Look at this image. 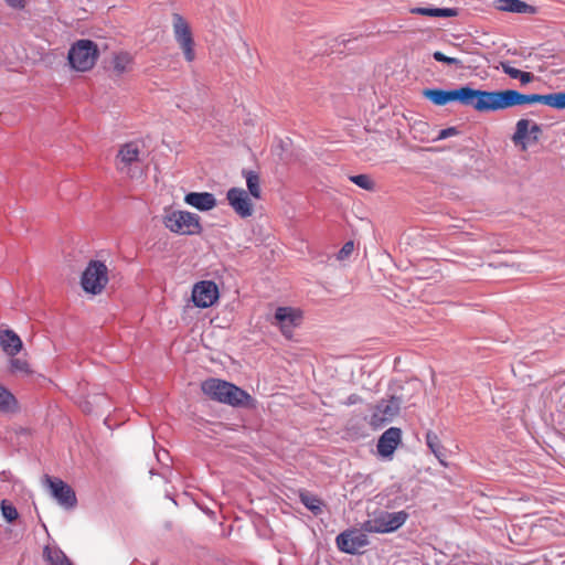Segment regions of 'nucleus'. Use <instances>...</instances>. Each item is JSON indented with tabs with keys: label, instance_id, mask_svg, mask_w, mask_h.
Masks as SVG:
<instances>
[{
	"label": "nucleus",
	"instance_id": "obj_20",
	"mask_svg": "<svg viewBox=\"0 0 565 565\" xmlns=\"http://www.w3.org/2000/svg\"><path fill=\"white\" fill-rule=\"evenodd\" d=\"M530 119H519L515 124V131L512 135V141L515 146H520L522 150H525L527 148V145L532 141L531 135H530Z\"/></svg>",
	"mask_w": 565,
	"mask_h": 565
},
{
	"label": "nucleus",
	"instance_id": "obj_19",
	"mask_svg": "<svg viewBox=\"0 0 565 565\" xmlns=\"http://www.w3.org/2000/svg\"><path fill=\"white\" fill-rule=\"evenodd\" d=\"M494 9L502 12L534 14L536 9L521 0H494Z\"/></svg>",
	"mask_w": 565,
	"mask_h": 565
},
{
	"label": "nucleus",
	"instance_id": "obj_9",
	"mask_svg": "<svg viewBox=\"0 0 565 565\" xmlns=\"http://www.w3.org/2000/svg\"><path fill=\"white\" fill-rule=\"evenodd\" d=\"M401 404L402 401L395 396L380 401L374 407L370 424L374 428H380L386 423L392 422L393 418L398 414Z\"/></svg>",
	"mask_w": 565,
	"mask_h": 565
},
{
	"label": "nucleus",
	"instance_id": "obj_15",
	"mask_svg": "<svg viewBox=\"0 0 565 565\" xmlns=\"http://www.w3.org/2000/svg\"><path fill=\"white\" fill-rule=\"evenodd\" d=\"M402 441V430L397 427H391L385 430L377 441V452L380 456L391 458Z\"/></svg>",
	"mask_w": 565,
	"mask_h": 565
},
{
	"label": "nucleus",
	"instance_id": "obj_22",
	"mask_svg": "<svg viewBox=\"0 0 565 565\" xmlns=\"http://www.w3.org/2000/svg\"><path fill=\"white\" fill-rule=\"evenodd\" d=\"M426 445L430 449V451L435 455L438 461L443 466H447L446 463V450L443 447L439 437L436 433L429 430L426 433Z\"/></svg>",
	"mask_w": 565,
	"mask_h": 565
},
{
	"label": "nucleus",
	"instance_id": "obj_32",
	"mask_svg": "<svg viewBox=\"0 0 565 565\" xmlns=\"http://www.w3.org/2000/svg\"><path fill=\"white\" fill-rule=\"evenodd\" d=\"M433 57L438 61V62H443V63H446V64H449V65H456V66H462L461 64V61L458 60V58H455V57H449V56H446L444 53L439 52V51H436L434 54H433Z\"/></svg>",
	"mask_w": 565,
	"mask_h": 565
},
{
	"label": "nucleus",
	"instance_id": "obj_16",
	"mask_svg": "<svg viewBox=\"0 0 565 565\" xmlns=\"http://www.w3.org/2000/svg\"><path fill=\"white\" fill-rule=\"evenodd\" d=\"M140 147L137 142H127L122 145L117 154V168L120 171L128 170L134 163L139 161Z\"/></svg>",
	"mask_w": 565,
	"mask_h": 565
},
{
	"label": "nucleus",
	"instance_id": "obj_3",
	"mask_svg": "<svg viewBox=\"0 0 565 565\" xmlns=\"http://www.w3.org/2000/svg\"><path fill=\"white\" fill-rule=\"evenodd\" d=\"M202 392L211 399L231 406H244L250 401V395L236 385L218 379H207L201 385Z\"/></svg>",
	"mask_w": 565,
	"mask_h": 565
},
{
	"label": "nucleus",
	"instance_id": "obj_27",
	"mask_svg": "<svg viewBox=\"0 0 565 565\" xmlns=\"http://www.w3.org/2000/svg\"><path fill=\"white\" fill-rule=\"evenodd\" d=\"M501 68L504 74L509 75L511 78L519 79L522 85H526L534 79V75L532 73L523 72L516 67H513L508 62H502Z\"/></svg>",
	"mask_w": 565,
	"mask_h": 565
},
{
	"label": "nucleus",
	"instance_id": "obj_12",
	"mask_svg": "<svg viewBox=\"0 0 565 565\" xmlns=\"http://www.w3.org/2000/svg\"><path fill=\"white\" fill-rule=\"evenodd\" d=\"M218 288L212 280L196 282L192 289V301L198 308H209L218 299Z\"/></svg>",
	"mask_w": 565,
	"mask_h": 565
},
{
	"label": "nucleus",
	"instance_id": "obj_18",
	"mask_svg": "<svg viewBox=\"0 0 565 565\" xmlns=\"http://www.w3.org/2000/svg\"><path fill=\"white\" fill-rule=\"evenodd\" d=\"M0 345L9 356H15L23 348L20 337L10 329L0 331Z\"/></svg>",
	"mask_w": 565,
	"mask_h": 565
},
{
	"label": "nucleus",
	"instance_id": "obj_21",
	"mask_svg": "<svg viewBox=\"0 0 565 565\" xmlns=\"http://www.w3.org/2000/svg\"><path fill=\"white\" fill-rule=\"evenodd\" d=\"M43 557L49 565H73L65 553L57 546L46 545Z\"/></svg>",
	"mask_w": 565,
	"mask_h": 565
},
{
	"label": "nucleus",
	"instance_id": "obj_5",
	"mask_svg": "<svg viewBox=\"0 0 565 565\" xmlns=\"http://www.w3.org/2000/svg\"><path fill=\"white\" fill-rule=\"evenodd\" d=\"M164 226L179 235H198L202 232L200 216L188 211H172L163 217Z\"/></svg>",
	"mask_w": 565,
	"mask_h": 565
},
{
	"label": "nucleus",
	"instance_id": "obj_31",
	"mask_svg": "<svg viewBox=\"0 0 565 565\" xmlns=\"http://www.w3.org/2000/svg\"><path fill=\"white\" fill-rule=\"evenodd\" d=\"M350 181L364 190H372L374 188V182L366 174L351 175Z\"/></svg>",
	"mask_w": 565,
	"mask_h": 565
},
{
	"label": "nucleus",
	"instance_id": "obj_6",
	"mask_svg": "<svg viewBox=\"0 0 565 565\" xmlns=\"http://www.w3.org/2000/svg\"><path fill=\"white\" fill-rule=\"evenodd\" d=\"M108 284V268L99 260H90L82 274L81 285L85 292L99 295Z\"/></svg>",
	"mask_w": 565,
	"mask_h": 565
},
{
	"label": "nucleus",
	"instance_id": "obj_11",
	"mask_svg": "<svg viewBox=\"0 0 565 565\" xmlns=\"http://www.w3.org/2000/svg\"><path fill=\"white\" fill-rule=\"evenodd\" d=\"M274 324L278 326L281 333L290 339L295 328H297L302 320L301 311L291 307H278L274 316Z\"/></svg>",
	"mask_w": 565,
	"mask_h": 565
},
{
	"label": "nucleus",
	"instance_id": "obj_2",
	"mask_svg": "<svg viewBox=\"0 0 565 565\" xmlns=\"http://www.w3.org/2000/svg\"><path fill=\"white\" fill-rule=\"evenodd\" d=\"M423 96L437 106H445L451 102H458L463 106H470L477 111L483 113L484 90L461 86L457 89L445 90L440 88H426Z\"/></svg>",
	"mask_w": 565,
	"mask_h": 565
},
{
	"label": "nucleus",
	"instance_id": "obj_24",
	"mask_svg": "<svg viewBox=\"0 0 565 565\" xmlns=\"http://www.w3.org/2000/svg\"><path fill=\"white\" fill-rule=\"evenodd\" d=\"M411 12L419 15L436 17V18H451L457 15V9L452 8H413Z\"/></svg>",
	"mask_w": 565,
	"mask_h": 565
},
{
	"label": "nucleus",
	"instance_id": "obj_37",
	"mask_svg": "<svg viewBox=\"0 0 565 565\" xmlns=\"http://www.w3.org/2000/svg\"><path fill=\"white\" fill-rule=\"evenodd\" d=\"M355 402H356V396H355V395H351V396L349 397V404H353V403H355Z\"/></svg>",
	"mask_w": 565,
	"mask_h": 565
},
{
	"label": "nucleus",
	"instance_id": "obj_25",
	"mask_svg": "<svg viewBox=\"0 0 565 565\" xmlns=\"http://www.w3.org/2000/svg\"><path fill=\"white\" fill-rule=\"evenodd\" d=\"M19 408L14 395L0 384V413H14Z\"/></svg>",
	"mask_w": 565,
	"mask_h": 565
},
{
	"label": "nucleus",
	"instance_id": "obj_14",
	"mask_svg": "<svg viewBox=\"0 0 565 565\" xmlns=\"http://www.w3.org/2000/svg\"><path fill=\"white\" fill-rule=\"evenodd\" d=\"M226 199L237 215L243 218L252 216L253 203L245 190L231 188L226 193Z\"/></svg>",
	"mask_w": 565,
	"mask_h": 565
},
{
	"label": "nucleus",
	"instance_id": "obj_23",
	"mask_svg": "<svg viewBox=\"0 0 565 565\" xmlns=\"http://www.w3.org/2000/svg\"><path fill=\"white\" fill-rule=\"evenodd\" d=\"M134 64V57L128 52H119L114 55L113 67L117 75H122L131 71Z\"/></svg>",
	"mask_w": 565,
	"mask_h": 565
},
{
	"label": "nucleus",
	"instance_id": "obj_30",
	"mask_svg": "<svg viewBox=\"0 0 565 565\" xmlns=\"http://www.w3.org/2000/svg\"><path fill=\"white\" fill-rule=\"evenodd\" d=\"M1 513L2 516L10 523L15 521L19 516L17 509L6 500L1 502Z\"/></svg>",
	"mask_w": 565,
	"mask_h": 565
},
{
	"label": "nucleus",
	"instance_id": "obj_29",
	"mask_svg": "<svg viewBox=\"0 0 565 565\" xmlns=\"http://www.w3.org/2000/svg\"><path fill=\"white\" fill-rule=\"evenodd\" d=\"M10 371L12 373H21L24 375L31 374V369L26 360L21 358L11 356Z\"/></svg>",
	"mask_w": 565,
	"mask_h": 565
},
{
	"label": "nucleus",
	"instance_id": "obj_1",
	"mask_svg": "<svg viewBox=\"0 0 565 565\" xmlns=\"http://www.w3.org/2000/svg\"><path fill=\"white\" fill-rule=\"evenodd\" d=\"M541 103L546 106L556 109H565V93H552L546 95L541 94H521L518 90L507 89V90H494L488 92L484 90L483 97V113L486 111H495L505 109L509 107L518 106V105H526V104H535Z\"/></svg>",
	"mask_w": 565,
	"mask_h": 565
},
{
	"label": "nucleus",
	"instance_id": "obj_17",
	"mask_svg": "<svg viewBox=\"0 0 565 565\" xmlns=\"http://www.w3.org/2000/svg\"><path fill=\"white\" fill-rule=\"evenodd\" d=\"M184 202L199 211H210L216 206V199L210 192H190Z\"/></svg>",
	"mask_w": 565,
	"mask_h": 565
},
{
	"label": "nucleus",
	"instance_id": "obj_34",
	"mask_svg": "<svg viewBox=\"0 0 565 565\" xmlns=\"http://www.w3.org/2000/svg\"><path fill=\"white\" fill-rule=\"evenodd\" d=\"M529 131H530V135H531L532 142L539 141L540 135L542 134L541 126L539 124H536L535 121L531 120V125H530Z\"/></svg>",
	"mask_w": 565,
	"mask_h": 565
},
{
	"label": "nucleus",
	"instance_id": "obj_4",
	"mask_svg": "<svg viewBox=\"0 0 565 565\" xmlns=\"http://www.w3.org/2000/svg\"><path fill=\"white\" fill-rule=\"evenodd\" d=\"M98 55V47L93 41L78 40L71 46L67 58L72 68L86 72L96 64Z\"/></svg>",
	"mask_w": 565,
	"mask_h": 565
},
{
	"label": "nucleus",
	"instance_id": "obj_28",
	"mask_svg": "<svg viewBox=\"0 0 565 565\" xmlns=\"http://www.w3.org/2000/svg\"><path fill=\"white\" fill-rule=\"evenodd\" d=\"M243 175L246 179V185L249 194L255 199H260V179L258 173L252 170H243Z\"/></svg>",
	"mask_w": 565,
	"mask_h": 565
},
{
	"label": "nucleus",
	"instance_id": "obj_26",
	"mask_svg": "<svg viewBox=\"0 0 565 565\" xmlns=\"http://www.w3.org/2000/svg\"><path fill=\"white\" fill-rule=\"evenodd\" d=\"M299 498L300 502L315 515H320L322 513L323 502L320 498L308 491H301Z\"/></svg>",
	"mask_w": 565,
	"mask_h": 565
},
{
	"label": "nucleus",
	"instance_id": "obj_7",
	"mask_svg": "<svg viewBox=\"0 0 565 565\" xmlns=\"http://www.w3.org/2000/svg\"><path fill=\"white\" fill-rule=\"evenodd\" d=\"M172 26L175 41L182 50L184 57L188 62L195 58L194 41L191 29L186 20L179 13L172 14Z\"/></svg>",
	"mask_w": 565,
	"mask_h": 565
},
{
	"label": "nucleus",
	"instance_id": "obj_36",
	"mask_svg": "<svg viewBox=\"0 0 565 565\" xmlns=\"http://www.w3.org/2000/svg\"><path fill=\"white\" fill-rule=\"evenodd\" d=\"M4 1L12 9L21 10L25 7V0H4Z\"/></svg>",
	"mask_w": 565,
	"mask_h": 565
},
{
	"label": "nucleus",
	"instance_id": "obj_13",
	"mask_svg": "<svg viewBox=\"0 0 565 565\" xmlns=\"http://www.w3.org/2000/svg\"><path fill=\"white\" fill-rule=\"evenodd\" d=\"M335 542L338 548L347 554H356L369 544L367 535L359 530H348L340 533Z\"/></svg>",
	"mask_w": 565,
	"mask_h": 565
},
{
	"label": "nucleus",
	"instance_id": "obj_33",
	"mask_svg": "<svg viewBox=\"0 0 565 565\" xmlns=\"http://www.w3.org/2000/svg\"><path fill=\"white\" fill-rule=\"evenodd\" d=\"M353 249H354L353 242H351V241L347 242L342 246V248L339 250L337 258L339 260L347 259L353 253Z\"/></svg>",
	"mask_w": 565,
	"mask_h": 565
},
{
	"label": "nucleus",
	"instance_id": "obj_8",
	"mask_svg": "<svg viewBox=\"0 0 565 565\" xmlns=\"http://www.w3.org/2000/svg\"><path fill=\"white\" fill-rule=\"evenodd\" d=\"M406 519L407 514L404 511L385 512L365 522L364 529L372 533H388L401 527Z\"/></svg>",
	"mask_w": 565,
	"mask_h": 565
},
{
	"label": "nucleus",
	"instance_id": "obj_35",
	"mask_svg": "<svg viewBox=\"0 0 565 565\" xmlns=\"http://www.w3.org/2000/svg\"><path fill=\"white\" fill-rule=\"evenodd\" d=\"M457 132H458L457 129L454 127L441 129L437 136V140H443V139L449 138L451 136L457 135Z\"/></svg>",
	"mask_w": 565,
	"mask_h": 565
},
{
	"label": "nucleus",
	"instance_id": "obj_10",
	"mask_svg": "<svg viewBox=\"0 0 565 565\" xmlns=\"http://www.w3.org/2000/svg\"><path fill=\"white\" fill-rule=\"evenodd\" d=\"M44 484L50 490L51 495L58 502L60 505L71 509L76 505V495L73 489L58 478L50 476L44 477Z\"/></svg>",
	"mask_w": 565,
	"mask_h": 565
}]
</instances>
